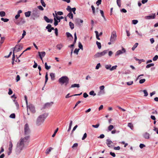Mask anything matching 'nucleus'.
Returning a JSON list of instances; mask_svg holds the SVG:
<instances>
[{
	"label": "nucleus",
	"instance_id": "obj_1",
	"mask_svg": "<svg viewBox=\"0 0 158 158\" xmlns=\"http://www.w3.org/2000/svg\"><path fill=\"white\" fill-rule=\"evenodd\" d=\"M29 136H27L21 139L19 143H17V148L20 150H22L24 147L28 145L29 142Z\"/></svg>",
	"mask_w": 158,
	"mask_h": 158
},
{
	"label": "nucleus",
	"instance_id": "obj_2",
	"mask_svg": "<svg viewBox=\"0 0 158 158\" xmlns=\"http://www.w3.org/2000/svg\"><path fill=\"white\" fill-rule=\"evenodd\" d=\"M48 116L47 114L44 113L39 116L36 121V124L38 126L41 125L44 122L46 118Z\"/></svg>",
	"mask_w": 158,
	"mask_h": 158
},
{
	"label": "nucleus",
	"instance_id": "obj_3",
	"mask_svg": "<svg viewBox=\"0 0 158 158\" xmlns=\"http://www.w3.org/2000/svg\"><path fill=\"white\" fill-rule=\"evenodd\" d=\"M58 81L61 85L65 84V85H67L69 83V79L67 77L64 76L60 78Z\"/></svg>",
	"mask_w": 158,
	"mask_h": 158
},
{
	"label": "nucleus",
	"instance_id": "obj_4",
	"mask_svg": "<svg viewBox=\"0 0 158 158\" xmlns=\"http://www.w3.org/2000/svg\"><path fill=\"white\" fill-rule=\"evenodd\" d=\"M39 13L38 10L37 9L34 10L31 14V16L34 20L39 17Z\"/></svg>",
	"mask_w": 158,
	"mask_h": 158
},
{
	"label": "nucleus",
	"instance_id": "obj_5",
	"mask_svg": "<svg viewBox=\"0 0 158 158\" xmlns=\"http://www.w3.org/2000/svg\"><path fill=\"white\" fill-rule=\"evenodd\" d=\"M107 52L108 50H106L103 51L102 52H97L94 55V57L95 58L101 57L102 56H104L107 53Z\"/></svg>",
	"mask_w": 158,
	"mask_h": 158
},
{
	"label": "nucleus",
	"instance_id": "obj_6",
	"mask_svg": "<svg viewBox=\"0 0 158 158\" xmlns=\"http://www.w3.org/2000/svg\"><path fill=\"white\" fill-rule=\"evenodd\" d=\"M24 134L26 135H29L31 132L30 129L27 123H26L24 125Z\"/></svg>",
	"mask_w": 158,
	"mask_h": 158
},
{
	"label": "nucleus",
	"instance_id": "obj_7",
	"mask_svg": "<svg viewBox=\"0 0 158 158\" xmlns=\"http://www.w3.org/2000/svg\"><path fill=\"white\" fill-rule=\"evenodd\" d=\"M117 39V35L116 32L115 31H113L111 34V35L110 38V41L112 42V43H114L116 41Z\"/></svg>",
	"mask_w": 158,
	"mask_h": 158
},
{
	"label": "nucleus",
	"instance_id": "obj_8",
	"mask_svg": "<svg viewBox=\"0 0 158 158\" xmlns=\"http://www.w3.org/2000/svg\"><path fill=\"white\" fill-rule=\"evenodd\" d=\"M27 110L28 109H29L33 113H34L35 112V110L34 106L32 104L27 105Z\"/></svg>",
	"mask_w": 158,
	"mask_h": 158
},
{
	"label": "nucleus",
	"instance_id": "obj_9",
	"mask_svg": "<svg viewBox=\"0 0 158 158\" xmlns=\"http://www.w3.org/2000/svg\"><path fill=\"white\" fill-rule=\"evenodd\" d=\"M126 52V50L125 49L122 47V49L121 50H118L116 52L115 56H118L120 55L125 53Z\"/></svg>",
	"mask_w": 158,
	"mask_h": 158
},
{
	"label": "nucleus",
	"instance_id": "obj_10",
	"mask_svg": "<svg viewBox=\"0 0 158 158\" xmlns=\"http://www.w3.org/2000/svg\"><path fill=\"white\" fill-rule=\"evenodd\" d=\"M22 48V46H21V45H16L14 48L13 52H14V53L15 52H18L20 50H21Z\"/></svg>",
	"mask_w": 158,
	"mask_h": 158
},
{
	"label": "nucleus",
	"instance_id": "obj_11",
	"mask_svg": "<svg viewBox=\"0 0 158 158\" xmlns=\"http://www.w3.org/2000/svg\"><path fill=\"white\" fill-rule=\"evenodd\" d=\"M106 143L108 146L109 148H112L113 147L112 144V142L110 139H107L106 140Z\"/></svg>",
	"mask_w": 158,
	"mask_h": 158
},
{
	"label": "nucleus",
	"instance_id": "obj_12",
	"mask_svg": "<svg viewBox=\"0 0 158 158\" xmlns=\"http://www.w3.org/2000/svg\"><path fill=\"white\" fill-rule=\"evenodd\" d=\"M12 147L13 144L12 143L11 141H10L9 142V152L8 153V155H9L12 152Z\"/></svg>",
	"mask_w": 158,
	"mask_h": 158
},
{
	"label": "nucleus",
	"instance_id": "obj_13",
	"mask_svg": "<svg viewBox=\"0 0 158 158\" xmlns=\"http://www.w3.org/2000/svg\"><path fill=\"white\" fill-rule=\"evenodd\" d=\"M38 53L39 56H40V58L41 59V60H43V58L44 57L46 54V53L45 52H39Z\"/></svg>",
	"mask_w": 158,
	"mask_h": 158
},
{
	"label": "nucleus",
	"instance_id": "obj_14",
	"mask_svg": "<svg viewBox=\"0 0 158 158\" xmlns=\"http://www.w3.org/2000/svg\"><path fill=\"white\" fill-rule=\"evenodd\" d=\"M143 137L146 139H149L150 138V135L147 132H145L143 134Z\"/></svg>",
	"mask_w": 158,
	"mask_h": 158
},
{
	"label": "nucleus",
	"instance_id": "obj_15",
	"mask_svg": "<svg viewBox=\"0 0 158 158\" xmlns=\"http://www.w3.org/2000/svg\"><path fill=\"white\" fill-rule=\"evenodd\" d=\"M155 17V14H152L151 15L147 16L145 17V19H154Z\"/></svg>",
	"mask_w": 158,
	"mask_h": 158
},
{
	"label": "nucleus",
	"instance_id": "obj_16",
	"mask_svg": "<svg viewBox=\"0 0 158 158\" xmlns=\"http://www.w3.org/2000/svg\"><path fill=\"white\" fill-rule=\"evenodd\" d=\"M44 20L48 23H52L53 22V20L52 19H49L46 16H44Z\"/></svg>",
	"mask_w": 158,
	"mask_h": 158
},
{
	"label": "nucleus",
	"instance_id": "obj_17",
	"mask_svg": "<svg viewBox=\"0 0 158 158\" xmlns=\"http://www.w3.org/2000/svg\"><path fill=\"white\" fill-rule=\"evenodd\" d=\"M53 103V102H51L49 103H46L45 105H44V108H48V107H50L52 104Z\"/></svg>",
	"mask_w": 158,
	"mask_h": 158
},
{
	"label": "nucleus",
	"instance_id": "obj_18",
	"mask_svg": "<svg viewBox=\"0 0 158 158\" xmlns=\"http://www.w3.org/2000/svg\"><path fill=\"white\" fill-rule=\"evenodd\" d=\"M82 94V93H81L80 94H74V95H72L69 96V95L70 94L69 93L65 96V98H69V97H72V96H79V95H81Z\"/></svg>",
	"mask_w": 158,
	"mask_h": 158
},
{
	"label": "nucleus",
	"instance_id": "obj_19",
	"mask_svg": "<svg viewBox=\"0 0 158 158\" xmlns=\"http://www.w3.org/2000/svg\"><path fill=\"white\" fill-rule=\"evenodd\" d=\"M51 27H52L51 25L50 24H48L46 27V28L48 29V32H51L52 31L51 28Z\"/></svg>",
	"mask_w": 158,
	"mask_h": 158
},
{
	"label": "nucleus",
	"instance_id": "obj_20",
	"mask_svg": "<svg viewBox=\"0 0 158 158\" xmlns=\"http://www.w3.org/2000/svg\"><path fill=\"white\" fill-rule=\"evenodd\" d=\"M51 27H52L51 25L50 24H48L46 27V28L48 29V32H51L52 31L51 28Z\"/></svg>",
	"mask_w": 158,
	"mask_h": 158
},
{
	"label": "nucleus",
	"instance_id": "obj_21",
	"mask_svg": "<svg viewBox=\"0 0 158 158\" xmlns=\"http://www.w3.org/2000/svg\"><path fill=\"white\" fill-rule=\"evenodd\" d=\"M80 87V85L78 84H74L71 85V88L77 87L79 88Z\"/></svg>",
	"mask_w": 158,
	"mask_h": 158
},
{
	"label": "nucleus",
	"instance_id": "obj_22",
	"mask_svg": "<svg viewBox=\"0 0 158 158\" xmlns=\"http://www.w3.org/2000/svg\"><path fill=\"white\" fill-rule=\"evenodd\" d=\"M63 47V45L61 44H58L56 46L57 48L59 50H60Z\"/></svg>",
	"mask_w": 158,
	"mask_h": 158
},
{
	"label": "nucleus",
	"instance_id": "obj_23",
	"mask_svg": "<svg viewBox=\"0 0 158 158\" xmlns=\"http://www.w3.org/2000/svg\"><path fill=\"white\" fill-rule=\"evenodd\" d=\"M31 11H28L25 13V15L26 17H29L31 15Z\"/></svg>",
	"mask_w": 158,
	"mask_h": 158
},
{
	"label": "nucleus",
	"instance_id": "obj_24",
	"mask_svg": "<svg viewBox=\"0 0 158 158\" xmlns=\"http://www.w3.org/2000/svg\"><path fill=\"white\" fill-rule=\"evenodd\" d=\"M111 67V65L110 64H105V67L106 69L108 70H110Z\"/></svg>",
	"mask_w": 158,
	"mask_h": 158
},
{
	"label": "nucleus",
	"instance_id": "obj_25",
	"mask_svg": "<svg viewBox=\"0 0 158 158\" xmlns=\"http://www.w3.org/2000/svg\"><path fill=\"white\" fill-rule=\"evenodd\" d=\"M15 58V54H14V52H13V57L12 58V64L13 65L14 63Z\"/></svg>",
	"mask_w": 158,
	"mask_h": 158
},
{
	"label": "nucleus",
	"instance_id": "obj_26",
	"mask_svg": "<svg viewBox=\"0 0 158 158\" xmlns=\"http://www.w3.org/2000/svg\"><path fill=\"white\" fill-rule=\"evenodd\" d=\"M52 148L51 147H50L47 149L46 152V154H49V152L51 151Z\"/></svg>",
	"mask_w": 158,
	"mask_h": 158
},
{
	"label": "nucleus",
	"instance_id": "obj_27",
	"mask_svg": "<svg viewBox=\"0 0 158 158\" xmlns=\"http://www.w3.org/2000/svg\"><path fill=\"white\" fill-rule=\"evenodd\" d=\"M67 16L70 19H73V15L72 13V11L69 12V13L67 15Z\"/></svg>",
	"mask_w": 158,
	"mask_h": 158
},
{
	"label": "nucleus",
	"instance_id": "obj_28",
	"mask_svg": "<svg viewBox=\"0 0 158 158\" xmlns=\"http://www.w3.org/2000/svg\"><path fill=\"white\" fill-rule=\"evenodd\" d=\"M50 76L51 77V79L52 80H54L55 77L54 73H50Z\"/></svg>",
	"mask_w": 158,
	"mask_h": 158
},
{
	"label": "nucleus",
	"instance_id": "obj_29",
	"mask_svg": "<svg viewBox=\"0 0 158 158\" xmlns=\"http://www.w3.org/2000/svg\"><path fill=\"white\" fill-rule=\"evenodd\" d=\"M96 44L97 45L98 48L99 49H100L101 48V45L100 43L98 42V41H96Z\"/></svg>",
	"mask_w": 158,
	"mask_h": 158
},
{
	"label": "nucleus",
	"instance_id": "obj_30",
	"mask_svg": "<svg viewBox=\"0 0 158 158\" xmlns=\"http://www.w3.org/2000/svg\"><path fill=\"white\" fill-rule=\"evenodd\" d=\"M105 94V91L104 90H100L99 92H98V95L100 96L102 94Z\"/></svg>",
	"mask_w": 158,
	"mask_h": 158
},
{
	"label": "nucleus",
	"instance_id": "obj_31",
	"mask_svg": "<svg viewBox=\"0 0 158 158\" xmlns=\"http://www.w3.org/2000/svg\"><path fill=\"white\" fill-rule=\"evenodd\" d=\"M128 126L129 127L131 130H133V126L132 124L131 123H129L128 124Z\"/></svg>",
	"mask_w": 158,
	"mask_h": 158
},
{
	"label": "nucleus",
	"instance_id": "obj_32",
	"mask_svg": "<svg viewBox=\"0 0 158 158\" xmlns=\"http://www.w3.org/2000/svg\"><path fill=\"white\" fill-rule=\"evenodd\" d=\"M56 19L57 20L58 22H59L60 21V19H62L64 18L63 16H56Z\"/></svg>",
	"mask_w": 158,
	"mask_h": 158
},
{
	"label": "nucleus",
	"instance_id": "obj_33",
	"mask_svg": "<svg viewBox=\"0 0 158 158\" xmlns=\"http://www.w3.org/2000/svg\"><path fill=\"white\" fill-rule=\"evenodd\" d=\"M69 25L71 29H73L74 28V25L71 22H69Z\"/></svg>",
	"mask_w": 158,
	"mask_h": 158
},
{
	"label": "nucleus",
	"instance_id": "obj_34",
	"mask_svg": "<svg viewBox=\"0 0 158 158\" xmlns=\"http://www.w3.org/2000/svg\"><path fill=\"white\" fill-rule=\"evenodd\" d=\"M138 45V43H136L133 46V47L132 48V50L133 51H134L135 49L137 47Z\"/></svg>",
	"mask_w": 158,
	"mask_h": 158
},
{
	"label": "nucleus",
	"instance_id": "obj_35",
	"mask_svg": "<svg viewBox=\"0 0 158 158\" xmlns=\"http://www.w3.org/2000/svg\"><path fill=\"white\" fill-rule=\"evenodd\" d=\"M6 15L5 12L4 11H0V16L1 17H3Z\"/></svg>",
	"mask_w": 158,
	"mask_h": 158
},
{
	"label": "nucleus",
	"instance_id": "obj_36",
	"mask_svg": "<svg viewBox=\"0 0 158 158\" xmlns=\"http://www.w3.org/2000/svg\"><path fill=\"white\" fill-rule=\"evenodd\" d=\"M78 47L82 50H83V47L82 44L80 42L78 43Z\"/></svg>",
	"mask_w": 158,
	"mask_h": 158
},
{
	"label": "nucleus",
	"instance_id": "obj_37",
	"mask_svg": "<svg viewBox=\"0 0 158 158\" xmlns=\"http://www.w3.org/2000/svg\"><path fill=\"white\" fill-rule=\"evenodd\" d=\"M44 65H45V68L46 69L48 70L50 69L51 66H48L47 65V63L45 62V63Z\"/></svg>",
	"mask_w": 158,
	"mask_h": 158
},
{
	"label": "nucleus",
	"instance_id": "obj_38",
	"mask_svg": "<svg viewBox=\"0 0 158 158\" xmlns=\"http://www.w3.org/2000/svg\"><path fill=\"white\" fill-rule=\"evenodd\" d=\"M74 40L73 42V44H75V43H76V40H77V37L76 35V32L74 34Z\"/></svg>",
	"mask_w": 158,
	"mask_h": 158
},
{
	"label": "nucleus",
	"instance_id": "obj_39",
	"mask_svg": "<svg viewBox=\"0 0 158 158\" xmlns=\"http://www.w3.org/2000/svg\"><path fill=\"white\" fill-rule=\"evenodd\" d=\"M154 64L153 63H151L147 65L146 66V68H148L152 66H154Z\"/></svg>",
	"mask_w": 158,
	"mask_h": 158
},
{
	"label": "nucleus",
	"instance_id": "obj_40",
	"mask_svg": "<svg viewBox=\"0 0 158 158\" xmlns=\"http://www.w3.org/2000/svg\"><path fill=\"white\" fill-rule=\"evenodd\" d=\"M45 78V85L46 84V83L48 80V74L47 73H46Z\"/></svg>",
	"mask_w": 158,
	"mask_h": 158
},
{
	"label": "nucleus",
	"instance_id": "obj_41",
	"mask_svg": "<svg viewBox=\"0 0 158 158\" xmlns=\"http://www.w3.org/2000/svg\"><path fill=\"white\" fill-rule=\"evenodd\" d=\"M117 67V66L116 65L114 66H113L111 67V68L110 69V71H112L116 69Z\"/></svg>",
	"mask_w": 158,
	"mask_h": 158
},
{
	"label": "nucleus",
	"instance_id": "obj_42",
	"mask_svg": "<svg viewBox=\"0 0 158 158\" xmlns=\"http://www.w3.org/2000/svg\"><path fill=\"white\" fill-rule=\"evenodd\" d=\"M5 39V38L4 37H1V40L0 41V45H1L3 43Z\"/></svg>",
	"mask_w": 158,
	"mask_h": 158
},
{
	"label": "nucleus",
	"instance_id": "obj_43",
	"mask_svg": "<svg viewBox=\"0 0 158 158\" xmlns=\"http://www.w3.org/2000/svg\"><path fill=\"white\" fill-rule=\"evenodd\" d=\"M117 3L118 6L120 7L121 6V0H117Z\"/></svg>",
	"mask_w": 158,
	"mask_h": 158
},
{
	"label": "nucleus",
	"instance_id": "obj_44",
	"mask_svg": "<svg viewBox=\"0 0 158 158\" xmlns=\"http://www.w3.org/2000/svg\"><path fill=\"white\" fill-rule=\"evenodd\" d=\"M54 25L55 26H56L58 25V23L59 22L58 20L56 19V18H54Z\"/></svg>",
	"mask_w": 158,
	"mask_h": 158
},
{
	"label": "nucleus",
	"instance_id": "obj_45",
	"mask_svg": "<svg viewBox=\"0 0 158 158\" xmlns=\"http://www.w3.org/2000/svg\"><path fill=\"white\" fill-rule=\"evenodd\" d=\"M89 94L91 95H93V96H95L96 95V93H94V91H90L89 93Z\"/></svg>",
	"mask_w": 158,
	"mask_h": 158
},
{
	"label": "nucleus",
	"instance_id": "obj_46",
	"mask_svg": "<svg viewBox=\"0 0 158 158\" xmlns=\"http://www.w3.org/2000/svg\"><path fill=\"white\" fill-rule=\"evenodd\" d=\"M95 32L96 34V37L97 39L98 40H100V39L99 38V35H98V32L97 31H95Z\"/></svg>",
	"mask_w": 158,
	"mask_h": 158
},
{
	"label": "nucleus",
	"instance_id": "obj_47",
	"mask_svg": "<svg viewBox=\"0 0 158 158\" xmlns=\"http://www.w3.org/2000/svg\"><path fill=\"white\" fill-rule=\"evenodd\" d=\"M114 128V126L112 125H110L108 127V130L111 131Z\"/></svg>",
	"mask_w": 158,
	"mask_h": 158
},
{
	"label": "nucleus",
	"instance_id": "obj_48",
	"mask_svg": "<svg viewBox=\"0 0 158 158\" xmlns=\"http://www.w3.org/2000/svg\"><path fill=\"white\" fill-rule=\"evenodd\" d=\"M135 32L137 34L138 36L140 37H142V33L141 32H139L137 31H135Z\"/></svg>",
	"mask_w": 158,
	"mask_h": 158
},
{
	"label": "nucleus",
	"instance_id": "obj_49",
	"mask_svg": "<svg viewBox=\"0 0 158 158\" xmlns=\"http://www.w3.org/2000/svg\"><path fill=\"white\" fill-rule=\"evenodd\" d=\"M58 128H57L56 129V130L55 131L53 134L52 135V137H54L55 136L56 134V133L58 131Z\"/></svg>",
	"mask_w": 158,
	"mask_h": 158
},
{
	"label": "nucleus",
	"instance_id": "obj_50",
	"mask_svg": "<svg viewBox=\"0 0 158 158\" xmlns=\"http://www.w3.org/2000/svg\"><path fill=\"white\" fill-rule=\"evenodd\" d=\"M79 50L80 49L76 48L75 49L73 52L74 53L76 54L77 55Z\"/></svg>",
	"mask_w": 158,
	"mask_h": 158
},
{
	"label": "nucleus",
	"instance_id": "obj_51",
	"mask_svg": "<svg viewBox=\"0 0 158 158\" xmlns=\"http://www.w3.org/2000/svg\"><path fill=\"white\" fill-rule=\"evenodd\" d=\"M1 20L5 22H7L9 20V19H4L3 18H1Z\"/></svg>",
	"mask_w": 158,
	"mask_h": 158
},
{
	"label": "nucleus",
	"instance_id": "obj_52",
	"mask_svg": "<svg viewBox=\"0 0 158 158\" xmlns=\"http://www.w3.org/2000/svg\"><path fill=\"white\" fill-rule=\"evenodd\" d=\"M143 92L144 94V96L146 97L148 95V93L147 91L146 90H143Z\"/></svg>",
	"mask_w": 158,
	"mask_h": 158
},
{
	"label": "nucleus",
	"instance_id": "obj_53",
	"mask_svg": "<svg viewBox=\"0 0 158 158\" xmlns=\"http://www.w3.org/2000/svg\"><path fill=\"white\" fill-rule=\"evenodd\" d=\"M72 9V8H71L70 7V6H67V7L66 8L67 10H68V11H69V12H70V11H71Z\"/></svg>",
	"mask_w": 158,
	"mask_h": 158
},
{
	"label": "nucleus",
	"instance_id": "obj_54",
	"mask_svg": "<svg viewBox=\"0 0 158 158\" xmlns=\"http://www.w3.org/2000/svg\"><path fill=\"white\" fill-rule=\"evenodd\" d=\"M158 59V56L157 55H156L153 58V60L154 61H156Z\"/></svg>",
	"mask_w": 158,
	"mask_h": 158
},
{
	"label": "nucleus",
	"instance_id": "obj_55",
	"mask_svg": "<svg viewBox=\"0 0 158 158\" xmlns=\"http://www.w3.org/2000/svg\"><path fill=\"white\" fill-rule=\"evenodd\" d=\"M91 8L92 10L93 11V13L94 14H95V8L94 6L93 5L91 6Z\"/></svg>",
	"mask_w": 158,
	"mask_h": 158
},
{
	"label": "nucleus",
	"instance_id": "obj_56",
	"mask_svg": "<svg viewBox=\"0 0 158 158\" xmlns=\"http://www.w3.org/2000/svg\"><path fill=\"white\" fill-rule=\"evenodd\" d=\"M66 35L68 37H72V38H73L72 35L69 32H67L66 33Z\"/></svg>",
	"mask_w": 158,
	"mask_h": 158
},
{
	"label": "nucleus",
	"instance_id": "obj_57",
	"mask_svg": "<svg viewBox=\"0 0 158 158\" xmlns=\"http://www.w3.org/2000/svg\"><path fill=\"white\" fill-rule=\"evenodd\" d=\"M145 81V79H143L140 80L139 81V83L140 84H142Z\"/></svg>",
	"mask_w": 158,
	"mask_h": 158
},
{
	"label": "nucleus",
	"instance_id": "obj_58",
	"mask_svg": "<svg viewBox=\"0 0 158 158\" xmlns=\"http://www.w3.org/2000/svg\"><path fill=\"white\" fill-rule=\"evenodd\" d=\"M138 23V21L136 20H132V23L134 24H136Z\"/></svg>",
	"mask_w": 158,
	"mask_h": 158
},
{
	"label": "nucleus",
	"instance_id": "obj_59",
	"mask_svg": "<svg viewBox=\"0 0 158 158\" xmlns=\"http://www.w3.org/2000/svg\"><path fill=\"white\" fill-rule=\"evenodd\" d=\"M102 0H98L97 1L96 3L98 6H99L100 4H101Z\"/></svg>",
	"mask_w": 158,
	"mask_h": 158
},
{
	"label": "nucleus",
	"instance_id": "obj_60",
	"mask_svg": "<svg viewBox=\"0 0 158 158\" xmlns=\"http://www.w3.org/2000/svg\"><path fill=\"white\" fill-rule=\"evenodd\" d=\"M101 66V64L100 63H98L97 64V65L96 66L95 69H99V68Z\"/></svg>",
	"mask_w": 158,
	"mask_h": 158
},
{
	"label": "nucleus",
	"instance_id": "obj_61",
	"mask_svg": "<svg viewBox=\"0 0 158 158\" xmlns=\"http://www.w3.org/2000/svg\"><path fill=\"white\" fill-rule=\"evenodd\" d=\"M15 114H11L10 116V117L11 118H15Z\"/></svg>",
	"mask_w": 158,
	"mask_h": 158
},
{
	"label": "nucleus",
	"instance_id": "obj_62",
	"mask_svg": "<svg viewBox=\"0 0 158 158\" xmlns=\"http://www.w3.org/2000/svg\"><path fill=\"white\" fill-rule=\"evenodd\" d=\"M38 8L41 10H44V8L41 6H37Z\"/></svg>",
	"mask_w": 158,
	"mask_h": 158
},
{
	"label": "nucleus",
	"instance_id": "obj_63",
	"mask_svg": "<svg viewBox=\"0 0 158 158\" xmlns=\"http://www.w3.org/2000/svg\"><path fill=\"white\" fill-rule=\"evenodd\" d=\"M20 80V77L19 75H17L16 78V82H18Z\"/></svg>",
	"mask_w": 158,
	"mask_h": 158
},
{
	"label": "nucleus",
	"instance_id": "obj_64",
	"mask_svg": "<svg viewBox=\"0 0 158 158\" xmlns=\"http://www.w3.org/2000/svg\"><path fill=\"white\" fill-rule=\"evenodd\" d=\"M99 123L95 125H92V126L93 127H94L95 128H98L99 127Z\"/></svg>",
	"mask_w": 158,
	"mask_h": 158
}]
</instances>
